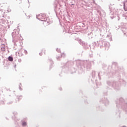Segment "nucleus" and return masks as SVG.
I'll return each mask as SVG.
<instances>
[{
  "label": "nucleus",
  "mask_w": 127,
  "mask_h": 127,
  "mask_svg": "<svg viewBox=\"0 0 127 127\" xmlns=\"http://www.w3.org/2000/svg\"><path fill=\"white\" fill-rule=\"evenodd\" d=\"M8 61H10V62L13 61V58L12 57H9L8 58Z\"/></svg>",
  "instance_id": "1"
},
{
  "label": "nucleus",
  "mask_w": 127,
  "mask_h": 127,
  "mask_svg": "<svg viewBox=\"0 0 127 127\" xmlns=\"http://www.w3.org/2000/svg\"><path fill=\"white\" fill-rule=\"evenodd\" d=\"M22 126H23V127H25V126H26V122H23Z\"/></svg>",
  "instance_id": "2"
},
{
  "label": "nucleus",
  "mask_w": 127,
  "mask_h": 127,
  "mask_svg": "<svg viewBox=\"0 0 127 127\" xmlns=\"http://www.w3.org/2000/svg\"><path fill=\"white\" fill-rule=\"evenodd\" d=\"M1 50H2V51H5V48H1Z\"/></svg>",
  "instance_id": "3"
},
{
  "label": "nucleus",
  "mask_w": 127,
  "mask_h": 127,
  "mask_svg": "<svg viewBox=\"0 0 127 127\" xmlns=\"http://www.w3.org/2000/svg\"><path fill=\"white\" fill-rule=\"evenodd\" d=\"M39 54H40V56H41L42 55V54L41 53H40Z\"/></svg>",
  "instance_id": "4"
},
{
  "label": "nucleus",
  "mask_w": 127,
  "mask_h": 127,
  "mask_svg": "<svg viewBox=\"0 0 127 127\" xmlns=\"http://www.w3.org/2000/svg\"><path fill=\"white\" fill-rule=\"evenodd\" d=\"M19 3H21V2H19Z\"/></svg>",
  "instance_id": "5"
},
{
  "label": "nucleus",
  "mask_w": 127,
  "mask_h": 127,
  "mask_svg": "<svg viewBox=\"0 0 127 127\" xmlns=\"http://www.w3.org/2000/svg\"><path fill=\"white\" fill-rule=\"evenodd\" d=\"M125 11H127V10L125 9Z\"/></svg>",
  "instance_id": "6"
}]
</instances>
